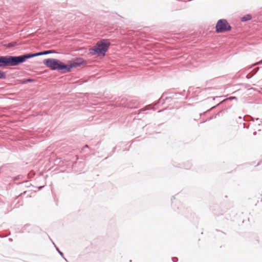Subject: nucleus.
I'll return each instance as SVG.
<instances>
[{"label":"nucleus","instance_id":"nucleus-4","mask_svg":"<svg viewBox=\"0 0 262 262\" xmlns=\"http://www.w3.org/2000/svg\"><path fill=\"white\" fill-rule=\"evenodd\" d=\"M231 30V27L225 19H219L215 26V31L217 33H224Z\"/></svg>","mask_w":262,"mask_h":262},{"label":"nucleus","instance_id":"nucleus-8","mask_svg":"<svg viewBox=\"0 0 262 262\" xmlns=\"http://www.w3.org/2000/svg\"><path fill=\"white\" fill-rule=\"evenodd\" d=\"M17 45V42H10L9 43L8 45V47L9 48H10V47H14L15 46H16Z\"/></svg>","mask_w":262,"mask_h":262},{"label":"nucleus","instance_id":"nucleus-1","mask_svg":"<svg viewBox=\"0 0 262 262\" xmlns=\"http://www.w3.org/2000/svg\"><path fill=\"white\" fill-rule=\"evenodd\" d=\"M83 62L84 60L82 58H77L73 61H70L68 64H65L60 60L53 58L43 60V63L51 69L58 71L64 70L65 72H70L72 68L78 67Z\"/></svg>","mask_w":262,"mask_h":262},{"label":"nucleus","instance_id":"nucleus-6","mask_svg":"<svg viewBox=\"0 0 262 262\" xmlns=\"http://www.w3.org/2000/svg\"><path fill=\"white\" fill-rule=\"evenodd\" d=\"M34 80L33 79H28L27 80L22 81L20 83H26L27 82H34Z\"/></svg>","mask_w":262,"mask_h":262},{"label":"nucleus","instance_id":"nucleus-3","mask_svg":"<svg viewBox=\"0 0 262 262\" xmlns=\"http://www.w3.org/2000/svg\"><path fill=\"white\" fill-rule=\"evenodd\" d=\"M110 46L108 40L102 39L97 42L96 46L90 49V53L92 55L97 54L104 56Z\"/></svg>","mask_w":262,"mask_h":262},{"label":"nucleus","instance_id":"nucleus-5","mask_svg":"<svg viewBox=\"0 0 262 262\" xmlns=\"http://www.w3.org/2000/svg\"><path fill=\"white\" fill-rule=\"evenodd\" d=\"M251 19V16L250 15H247L242 18V21H247Z\"/></svg>","mask_w":262,"mask_h":262},{"label":"nucleus","instance_id":"nucleus-7","mask_svg":"<svg viewBox=\"0 0 262 262\" xmlns=\"http://www.w3.org/2000/svg\"><path fill=\"white\" fill-rule=\"evenodd\" d=\"M5 78H6L5 73L0 70V79H5Z\"/></svg>","mask_w":262,"mask_h":262},{"label":"nucleus","instance_id":"nucleus-2","mask_svg":"<svg viewBox=\"0 0 262 262\" xmlns=\"http://www.w3.org/2000/svg\"><path fill=\"white\" fill-rule=\"evenodd\" d=\"M53 50L46 51L35 54H28L19 56H0V67L4 66H15L24 62L26 59L43 55L54 53Z\"/></svg>","mask_w":262,"mask_h":262}]
</instances>
